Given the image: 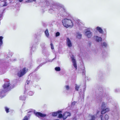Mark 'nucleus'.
<instances>
[{
  "mask_svg": "<svg viewBox=\"0 0 120 120\" xmlns=\"http://www.w3.org/2000/svg\"><path fill=\"white\" fill-rule=\"evenodd\" d=\"M62 22L64 26L67 28H71L73 26V24L72 21L70 19H64L62 20Z\"/></svg>",
  "mask_w": 120,
  "mask_h": 120,
  "instance_id": "1",
  "label": "nucleus"
},
{
  "mask_svg": "<svg viewBox=\"0 0 120 120\" xmlns=\"http://www.w3.org/2000/svg\"><path fill=\"white\" fill-rule=\"evenodd\" d=\"M14 87L15 86L14 85H12L8 81L5 82L3 86V89L5 90L6 92L11 90L14 88Z\"/></svg>",
  "mask_w": 120,
  "mask_h": 120,
  "instance_id": "2",
  "label": "nucleus"
},
{
  "mask_svg": "<svg viewBox=\"0 0 120 120\" xmlns=\"http://www.w3.org/2000/svg\"><path fill=\"white\" fill-rule=\"evenodd\" d=\"M28 69L26 68H24L21 69L18 73L17 75L19 77H21L25 75Z\"/></svg>",
  "mask_w": 120,
  "mask_h": 120,
  "instance_id": "3",
  "label": "nucleus"
},
{
  "mask_svg": "<svg viewBox=\"0 0 120 120\" xmlns=\"http://www.w3.org/2000/svg\"><path fill=\"white\" fill-rule=\"evenodd\" d=\"M35 115L39 118L40 117H45L46 115L45 114H42L40 112H34Z\"/></svg>",
  "mask_w": 120,
  "mask_h": 120,
  "instance_id": "4",
  "label": "nucleus"
},
{
  "mask_svg": "<svg viewBox=\"0 0 120 120\" xmlns=\"http://www.w3.org/2000/svg\"><path fill=\"white\" fill-rule=\"evenodd\" d=\"M71 116V114L70 113L65 112L63 114V119L65 120L68 116Z\"/></svg>",
  "mask_w": 120,
  "mask_h": 120,
  "instance_id": "5",
  "label": "nucleus"
},
{
  "mask_svg": "<svg viewBox=\"0 0 120 120\" xmlns=\"http://www.w3.org/2000/svg\"><path fill=\"white\" fill-rule=\"evenodd\" d=\"M67 44L68 46L69 47H71L72 46V44L70 40L68 38H67Z\"/></svg>",
  "mask_w": 120,
  "mask_h": 120,
  "instance_id": "6",
  "label": "nucleus"
},
{
  "mask_svg": "<svg viewBox=\"0 0 120 120\" xmlns=\"http://www.w3.org/2000/svg\"><path fill=\"white\" fill-rule=\"evenodd\" d=\"M86 36L88 38H90L92 36L91 33L89 31H88L86 32Z\"/></svg>",
  "mask_w": 120,
  "mask_h": 120,
  "instance_id": "7",
  "label": "nucleus"
},
{
  "mask_svg": "<svg viewBox=\"0 0 120 120\" xmlns=\"http://www.w3.org/2000/svg\"><path fill=\"white\" fill-rule=\"evenodd\" d=\"M62 112V111H61L59 110L56 112H54L52 113V116H56L58 114Z\"/></svg>",
  "mask_w": 120,
  "mask_h": 120,
  "instance_id": "8",
  "label": "nucleus"
},
{
  "mask_svg": "<svg viewBox=\"0 0 120 120\" xmlns=\"http://www.w3.org/2000/svg\"><path fill=\"white\" fill-rule=\"evenodd\" d=\"M96 29L101 34L103 33V31L102 29L99 26H97L96 28Z\"/></svg>",
  "mask_w": 120,
  "mask_h": 120,
  "instance_id": "9",
  "label": "nucleus"
},
{
  "mask_svg": "<svg viewBox=\"0 0 120 120\" xmlns=\"http://www.w3.org/2000/svg\"><path fill=\"white\" fill-rule=\"evenodd\" d=\"M109 109L108 108H106L105 109H103L101 111V113L102 114H104L107 112L109 111Z\"/></svg>",
  "mask_w": 120,
  "mask_h": 120,
  "instance_id": "10",
  "label": "nucleus"
},
{
  "mask_svg": "<svg viewBox=\"0 0 120 120\" xmlns=\"http://www.w3.org/2000/svg\"><path fill=\"white\" fill-rule=\"evenodd\" d=\"M96 40L98 42L101 41L102 40V39L101 38L97 36L96 37Z\"/></svg>",
  "mask_w": 120,
  "mask_h": 120,
  "instance_id": "11",
  "label": "nucleus"
},
{
  "mask_svg": "<svg viewBox=\"0 0 120 120\" xmlns=\"http://www.w3.org/2000/svg\"><path fill=\"white\" fill-rule=\"evenodd\" d=\"M45 33L46 36L48 37L49 36V33L48 29H47L45 32Z\"/></svg>",
  "mask_w": 120,
  "mask_h": 120,
  "instance_id": "12",
  "label": "nucleus"
},
{
  "mask_svg": "<svg viewBox=\"0 0 120 120\" xmlns=\"http://www.w3.org/2000/svg\"><path fill=\"white\" fill-rule=\"evenodd\" d=\"M3 38V37L2 36H0V46L2 45L3 44L2 39Z\"/></svg>",
  "mask_w": 120,
  "mask_h": 120,
  "instance_id": "13",
  "label": "nucleus"
},
{
  "mask_svg": "<svg viewBox=\"0 0 120 120\" xmlns=\"http://www.w3.org/2000/svg\"><path fill=\"white\" fill-rule=\"evenodd\" d=\"M79 88V86H78L76 84H75V89L76 90L78 91Z\"/></svg>",
  "mask_w": 120,
  "mask_h": 120,
  "instance_id": "14",
  "label": "nucleus"
},
{
  "mask_svg": "<svg viewBox=\"0 0 120 120\" xmlns=\"http://www.w3.org/2000/svg\"><path fill=\"white\" fill-rule=\"evenodd\" d=\"M59 114L58 116V117L59 118H63V115L61 113H59Z\"/></svg>",
  "mask_w": 120,
  "mask_h": 120,
  "instance_id": "15",
  "label": "nucleus"
},
{
  "mask_svg": "<svg viewBox=\"0 0 120 120\" xmlns=\"http://www.w3.org/2000/svg\"><path fill=\"white\" fill-rule=\"evenodd\" d=\"M82 35L81 34H78L77 35V38L79 39H80L82 37Z\"/></svg>",
  "mask_w": 120,
  "mask_h": 120,
  "instance_id": "16",
  "label": "nucleus"
},
{
  "mask_svg": "<svg viewBox=\"0 0 120 120\" xmlns=\"http://www.w3.org/2000/svg\"><path fill=\"white\" fill-rule=\"evenodd\" d=\"M109 118V116L107 114H106L105 116V118L106 120H108Z\"/></svg>",
  "mask_w": 120,
  "mask_h": 120,
  "instance_id": "17",
  "label": "nucleus"
},
{
  "mask_svg": "<svg viewBox=\"0 0 120 120\" xmlns=\"http://www.w3.org/2000/svg\"><path fill=\"white\" fill-rule=\"evenodd\" d=\"M73 63V66H74V67L75 68L76 70L77 69V65L76 64V62L74 63Z\"/></svg>",
  "mask_w": 120,
  "mask_h": 120,
  "instance_id": "18",
  "label": "nucleus"
},
{
  "mask_svg": "<svg viewBox=\"0 0 120 120\" xmlns=\"http://www.w3.org/2000/svg\"><path fill=\"white\" fill-rule=\"evenodd\" d=\"M55 69L56 71H60V68L59 67H56Z\"/></svg>",
  "mask_w": 120,
  "mask_h": 120,
  "instance_id": "19",
  "label": "nucleus"
},
{
  "mask_svg": "<svg viewBox=\"0 0 120 120\" xmlns=\"http://www.w3.org/2000/svg\"><path fill=\"white\" fill-rule=\"evenodd\" d=\"M60 35V33L59 32H57L56 33V37H57Z\"/></svg>",
  "mask_w": 120,
  "mask_h": 120,
  "instance_id": "20",
  "label": "nucleus"
},
{
  "mask_svg": "<svg viewBox=\"0 0 120 120\" xmlns=\"http://www.w3.org/2000/svg\"><path fill=\"white\" fill-rule=\"evenodd\" d=\"M95 117L94 116H91V119L90 120H95Z\"/></svg>",
  "mask_w": 120,
  "mask_h": 120,
  "instance_id": "21",
  "label": "nucleus"
},
{
  "mask_svg": "<svg viewBox=\"0 0 120 120\" xmlns=\"http://www.w3.org/2000/svg\"><path fill=\"white\" fill-rule=\"evenodd\" d=\"M36 0H27V2H31L33 1L35 2Z\"/></svg>",
  "mask_w": 120,
  "mask_h": 120,
  "instance_id": "22",
  "label": "nucleus"
},
{
  "mask_svg": "<svg viewBox=\"0 0 120 120\" xmlns=\"http://www.w3.org/2000/svg\"><path fill=\"white\" fill-rule=\"evenodd\" d=\"M107 45V44L106 42H104L103 43L102 46H104L105 47H106Z\"/></svg>",
  "mask_w": 120,
  "mask_h": 120,
  "instance_id": "23",
  "label": "nucleus"
},
{
  "mask_svg": "<svg viewBox=\"0 0 120 120\" xmlns=\"http://www.w3.org/2000/svg\"><path fill=\"white\" fill-rule=\"evenodd\" d=\"M28 119L27 117L26 116H25L24 118L22 120H28Z\"/></svg>",
  "mask_w": 120,
  "mask_h": 120,
  "instance_id": "24",
  "label": "nucleus"
},
{
  "mask_svg": "<svg viewBox=\"0 0 120 120\" xmlns=\"http://www.w3.org/2000/svg\"><path fill=\"white\" fill-rule=\"evenodd\" d=\"M5 111L7 113H8L9 112V108L6 107L5 108Z\"/></svg>",
  "mask_w": 120,
  "mask_h": 120,
  "instance_id": "25",
  "label": "nucleus"
},
{
  "mask_svg": "<svg viewBox=\"0 0 120 120\" xmlns=\"http://www.w3.org/2000/svg\"><path fill=\"white\" fill-rule=\"evenodd\" d=\"M72 62L73 63L76 62L75 59L74 57L72 58Z\"/></svg>",
  "mask_w": 120,
  "mask_h": 120,
  "instance_id": "26",
  "label": "nucleus"
},
{
  "mask_svg": "<svg viewBox=\"0 0 120 120\" xmlns=\"http://www.w3.org/2000/svg\"><path fill=\"white\" fill-rule=\"evenodd\" d=\"M50 45L51 46V48L53 50L54 49V48L53 44L52 43H51L50 44Z\"/></svg>",
  "mask_w": 120,
  "mask_h": 120,
  "instance_id": "27",
  "label": "nucleus"
},
{
  "mask_svg": "<svg viewBox=\"0 0 120 120\" xmlns=\"http://www.w3.org/2000/svg\"><path fill=\"white\" fill-rule=\"evenodd\" d=\"M66 88L67 90H68L69 89V87L67 85L66 86Z\"/></svg>",
  "mask_w": 120,
  "mask_h": 120,
  "instance_id": "28",
  "label": "nucleus"
},
{
  "mask_svg": "<svg viewBox=\"0 0 120 120\" xmlns=\"http://www.w3.org/2000/svg\"><path fill=\"white\" fill-rule=\"evenodd\" d=\"M82 74L83 75H85V71H84L82 72Z\"/></svg>",
  "mask_w": 120,
  "mask_h": 120,
  "instance_id": "29",
  "label": "nucleus"
},
{
  "mask_svg": "<svg viewBox=\"0 0 120 120\" xmlns=\"http://www.w3.org/2000/svg\"><path fill=\"white\" fill-rule=\"evenodd\" d=\"M76 103V102L75 101H74V102H72V105H75V104Z\"/></svg>",
  "mask_w": 120,
  "mask_h": 120,
  "instance_id": "30",
  "label": "nucleus"
},
{
  "mask_svg": "<svg viewBox=\"0 0 120 120\" xmlns=\"http://www.w3.org/2000/svg\"><path fill=\"white\" fill-rule=\"evenodd\" d=\"M100 116L101 118V120H102V118L103 117V116L102 115H101Z\"/></svg>",
  "mask_w": 120,
  "mask_h": 120,
  "instance_id": "31",
  "label": "nucleus"
},
{
  "mask_svg": "<svg viewBox=\"0 0 120 120\" xmlns=\"http://www.w3.org/2000/svg\"><path fill=\"white\" fill-rule=\"evenodd\" d=\"M105 104L103 103L102 105V107H103V106H104L105 105Z\"/></svg>",
  "mask_w": 120,
  "mask_h": 120,
  "instance_id": "32",
  "label": "nucleus"
},
{
  "mask_svg": "<svg viewBox=\"0 0 120 120\" xmlns=\"http://www.w3.org/2000/svg\"><path fill=\"white\" fill-rule=\"evenodd\" d=\"M19 2H22L23 0H18Z\"/></svg>",
  "mask_w": 120,
  "mask_h": 120,
  "instance_id": "33",
  "label": "nucleus"
},
{
  "mask_svg": "<svg viewBox=\"0 0 120 120\" xmlns=\"http://www.w3.org/2000/svg\"><path fill=\"white\" fill-rule=\"evenodd\" d=\"M63 9H64V11L65 12H66V10H65V9H64V8H63Z\"/></svg>",
  "mask_w": 120,
  "mask_h": 120,
  "instance_id": "34",
  "label": "nucleus"
},
{
  "mask_svg": "<svg viewBox=\"0 0 120 120\" xmlns=\"http://www.w3.org/2000/svg\"><path fill=\"white\" fill-rule=\"evenodd\" d=\"M6 5H3V6H6Z\"/></svg>",
  "mask_w": 120,
  "mask_h": 120,
  "instance_id": "35",
  "label": "nucleus"
}]
</instances>
